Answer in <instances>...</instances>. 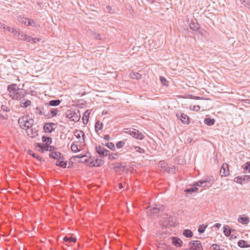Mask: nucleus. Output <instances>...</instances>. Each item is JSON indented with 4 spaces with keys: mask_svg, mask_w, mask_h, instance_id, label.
<instances>
[{
    "mask_svg": "<svg viewBox=\"0 0 250 250\" xmlns=\"http://www.w3.org/2000/svg\"><path fill=\"white\" fill-rule=\"evenodd\" d=\"M65 116L69 118L70 121L77 122L80 119V112L78 109H69L66 112Z\"/></svg>",
    "mask_w": 250,
    "mask_h": 250,
    "instance_id": "obj_1",
    "label": "nucleus"
},
{
    "mask_svg": "<svg viewBox=\"0 0 250 250\" xmlns=\"http://www.w3.org/2000/svg\"><path fill=\"white\" fill-rule=\"evenodd\" d=\"M129 134L132 137L139 140H143L145 136L142 134V133L139 131L138 130L135 129L134 128L130 129L128 131L126 132Z\"/></svg>",
    "mask_w": 250,
    "mask_h": 250,
    "instance_id": "obj_2",
    "label": "nucleus"
},
{
    "mask_svg": "<svg viewBox=\"0 0 250 250\" xmlns=\"http://www.w3.org/2000/svg\"><path fill=\"white\" fill-rule=\"evenodd\" d=\"M250 180V175L238 176L234 179V182L243 185L249 182Z\"/></svg>",
    "mask_w": 250,
    "mask_h": 250,
    "instance_id": "obj_3",
    "label": "nucleus"
},
{
    "mask_svg": "<svg viewBox=\"0 0 250 250\" xmlns=\"http://www.w3.org/2000/svg\"><path fill=\"white\" fill-rule=\"evenodd\" d=\"M189 246L193 248V250H203V248L201 241L199 240H192L189 242Z\"/></svg>",
    "mask_w": 250,
    "mask_h": 250,
    "instance_id": "obj_4",
    "label": "nucleus"
},
{
    "mask_svg": "<svg viewBox=\"0 0 250 250\" xmlns=\"http://www.w3.org/2000/svg\"><path fill=\"white\" fill-rule=\"evenodd\" d=\"M57 127V125L53 123H46L43 126V130L45 132L51 133Z\"/></svg>",
    "mask_w": 250,
    "mask_h": 250,
    "instance_id": "obj_5",
    "label": "nucleus"
},
{
    "mask_svg": "<svg viewBox=\"0 0 250 250\" xmlns=\"http://www.w3.org/2000/svg\"><path fill=\"white\" fill-rule=\"evenodd\" d=\"M14 34L20 40L26 41L29 42H31V37L29 36L26 34H25L22 31H17V33L15 32V33Z\"/></svg>",
    "mask_w": 250,
    "mask_h": 250,
    "instance_id": "obj_6",
    "label": "nucleus"
},
{
    "mask_svg": "<svg viewBox=\"0 0 250 250\" xmlns=\"http://www.w3.org/2000/svg\"><path fill=\"white\" fill-rule=\"evenodd\" d=\"M220 173L222 177H226L229 175V165L227 163L223 164L220 169Z\"/></svg>",
    "mask_w": 250,
    "mask_h": 250,
    "instance_id": "obj_7",
    "label": "nucleus"
},
{
    "mask_svg": "<svg viewBox=\"0 0 250 250\" xmlns=\"http://www.w3.org/2000/svg\"><path fill=\"white\" fill-rule=\"evenodd\" d=\"M176 117L178 119L181 121L184 124L188 125L189 122V118L188 115L184 113H176Z\"/></svg>",
    "mask_w": 250,
    "mask_h": 250,
    "instance_id": "obj_8",
    "label": "nucleus"
},
{
    "mask_svg": "<svg viewBox=\"0 0 250 250\" xmlns=\"http://www.w3.org/2000/svg\"><path fill=\"white\" fill-rule=\"evenodd\" d=\"M10 97L14 100H21L24 97V94L22 89L18 88L17 91L11 95Z\"/></svg>",
    "mask_w": 250,
    "mask_h": 250,
    "instance_id": "obj_9",
    "label": "nucleus"
},
{
    "mask_svg": "<svg viewBox=\"0 0 250 250\" xmlns=\"http://www.w3.org/2000/svg\"><path fill=\"white\" fill-rule=\"evenodd\" d=\"M95 149L97 153L103 157L106 156L108 154L107 152H109V150L105 149L101 146H96Z\"/></svg>",
    "mask_w": 250,
    "mask_h": 250,
    "instance_id": "obj_10",
    "label": "nucleus"
},
{
    "mask_svg": "<svg viewBox=\"0 0 250 250\" xmlns=\"http://www.w3.org/2000/svg\"><path fill=\"white\" fill-rule=\"evenodd\" d=\"M49 157L56 160L64 159L63 156L60 152L53 151L49 154Z\"/></svg>",
    "mask_w": 250,
    "mask_h": 250,
    "instance_id": "obj_11",
    "label": "nucleus"
},
{
    "mask_svg": "<svg viewBox=\"0 0 250 250\" xmlns=\"http://www.w3.org/2000/svg\"><path fill=\"white\" fill-rule=\"evenodd\" d=\"M19 88L17 87V85L16 83L8 85L7 86V91L9 92V96H11V95L13 94L17 91Z\"/></svg>",
    "mask_w": 250,
    "mask_h": 250,
    "instance_id": "obj_12",
    "label": "nucleus"
},
{
    "mask_svg": "<svg viewBox=\"0 0 250 250\" xmlns=\"http://www.w3.org/2000/svg\"><path fill=\"white\" fill-rule=\"evenodd\" d=\"M19 21L21 23L24 24L27 26H29V25L33 26L32 24V23H34V21L32 19H29L24 18H21L19 20Z\"/></svg>",
    "mask_w": 250,
    "mask_h": 250,
    "instance_id": "obj_13",
    "label": "nucleus"
},
{
    "mask_svg": "<svg viewBox=\"0 0 250 250\" xmlns=\"http://www.w3.org/2000/svg\"><path fill=\"white\" fill-rule=\"evenodd\" d=\"M0 28L3 29L4 31H8L12 33H17L16 29L14 27H11L10 26H6L3 23H0Z\"/></svg>",
    "mask_w": 250,
    "mask_h": 250,
    "instance_id": "obj_14",
    "label": "nucleus"
},
{
    "mask_svg": "<svg viewBox=\"0 0 250 250\" xmlns=\"http://www.w3.org/2000/svg\"><path fill=\"white\" fill-rule=\"evenodd\" d=\"M172 244L177 247H181L182 246L183 242L179 238L176 237H173L172 238Z\"/></svg>",
    "mask_w": 250,
    "mask_h": 250,
    "instance_id": "obj_15",
    "label": "nucleus"
},
{
    "mask_svg": "<svg viewBox=\"0 0 250 250\" xmlns=\"http://www.w3.org/2000/svg\"><path fill=\"white\" fill-rule=\"evenodd\" d=\"M27 118V116H23L18 120V124L20 126V127L22 129L25 128L26 124L25 123L26 122V119Z\"/></svg>",
    "mask_w": 250,
    "mask_h": 250,
    "instance_id": "obj_16",
    "label": "nucleus"
},
{
    "mask_svg": "<svg viewBox=\"0 0 250 250\" xmlns=\"http://www.w3.org/2000/svg\"><path fill=\"white\" fill-rule=\"evenodd\" d=\"M238 221L243 225H247L250 222V219L248 216H241L238 218Z\"/></svg>",
    "mask_w": 250,
    "mask_h": 250,
    "instance_id": "obj_17",
    "label": "nucleus"
},
{
    "mask_svg": "<svg viewBox=\"0 0 250 250\" xmlns=\"http://www.w3.org/2000/svg\"><path fill=\"white\" fill-rule=\"evenodd\" d=\"M48 146V144H44L41 143L36 144V147L39 148V151L43 153L46 151L47 147Z\"/></svg>",
    "mask_w": 250,
    "mask_h": 250,
    "instance_id": "obj_18",
    "label": "nucleus"
},
{
    "mask_svg": "<svg viewBox=\"0 0 250 250\" xmlns=\"http://www.w3.org/2000/svg\"><path fill=\"white\" fill-rule=\"evenodd\" d=\"M27 135L30 137L34 138L38 135V130L35 128H31L29 131H26Z\"/></svg>",
    "mask_w": 250,
    "mask_h": 250,
    "instance_id": "obj_19",
    "label": "nucleus"
},
{
    "mask_svg": "<svg viewBox=\"0 0 250 250\" xmlns=\"http://www.w3.org/2000/svg\"><path fill=\"white\" fill-rule=\"evenodd\" d=\"M90 114V111L89 110H86L83 114V116L82 118L83 122V124L86 125L88 122L89 116Z\"/></svg>",
    "mask_w": 250,
    "mask_h": 250,
    "instance_id": "obj_20",
    "label": "nucleus"
},
{
    "mask_svg": "<svg viewBox=\"0 0 250 250\" xmlns=\"http://www.w3.org/2000/svg\"><path fill=\"white\" fill-rule=\"evenodd\" d=\"M224 233L226 236H229L231 235L232 231L233 229L229 227L228 226H225L224 227Z\"/></svg>",
    "mask_w": 250,
    "mask_h": 250,
    "instance_id": "obj_21",
    "label": "nucleus"
},
{
    "mask_svg": "<svg viewBox=\"0 0 250 250\" xmlns=\"http://www.w3.org/2000/svg\"><path fill=\"white\" fill-rule=\"evenodd\" d=\"M238 246L242 248H247L250 247V245L248 244L245 240H241L238 242Z\"/></svg>",
    "mask_w": 250,
    "mask_h": 250,
    "instance_id": "obj_22",
    "label": "nucleus"
},
{
    "mask_svg": "<svg viewBox=\"0 0 250 250\" xmlns=\"http://www.w3.org/2000/svg\"><path fill=\"white\" fill-rule=\"evenodd\" d=\"M34 122V121L32 118L28 119V116H27V118L26 119V122L25 123L26 124L25 128L28 129L31 128L33 125Z\"/></svg>",
    "mask_w": 250,
    "mask_h": 250,
    "instance_id": "obj_23",
    "label": "nucleus"
},
{
    "mask_svg": "<svg viewBox=\"0 0 250 250\" xmlns=\"http://www.w3.org/2000/svg\"><path fill=\"white\" fill-rule=\"evenodd\" d=\"M215 122V120L214 119H211L210 118H206L204 120V123L208 125L211 126L214 125Z\"/></svg>",
    "mask_w": 250,
    "mask_h": 250,
    "instance_id": "obj_24",
    "label": "nucleus"
},
{
    "mask_svg": "<svg viewBox=\"0 0 250 250\" xmlns=\"http://www.w3.org/2000/svg\"><path fill=\"white\" fill-rule=\"evenodd\" d=\"M61 103V101L60 100H53L50 101L48 103L46 104L52 106L59 105Z\"/></svg>",
    "mask_w": 250,
    "mask_h": 250,
    "instance_id": "obj_25",
    "label": "nucleus"
},
{
    "mask_svg": "<svg viewBox=\"0 0 250 250\" xmlns=\"http://www.w3.org/2000/svg\"><path fill=\"white\" fill-rule=\"evenodd\" d=\"M204 180L208 185V187L210 186L214 182V178L212 176L207 177Z\"/></svg>",
    "mask_w": 250,
    "mask_h": 250,
    "instance_id": "obj_26",
    "label": "nucleus"
},
{
    "mask_svg": "<svg viewBox=\"0 0 250 250\" xmlns=\"http://www.w3.org/2000/svg\"><path fill=\"white\" fill-rule=\"evenodd\" d=\"M189 27L191 29L196 31L200 28V25L197 22L192 21L189 24Z\"/></svg>",
    "mask_w": 250,
    "mask_h": 250,
    "instance_id": "obj_27",
    "label": "nucleus"
},
{
    "mask_svg": "<svg viewBox=\"0 0 250 250\" xmlns=\"http://www.w3.org/2000/svg\"><path fill=\"white\" fill-rule=\"evenodd\" d=\"M103 124L100 121H98L96 122L95 125V130L96 132H98L99 130H101L103 129Z\"/></svg>",
    "mask_w": 250,
    "mask_h": 250,
    "instance_id": "obj_28",
    "label": "nucleus"
},
{
    "mask_svg": "<svg viewBox=\"0 0 250 250\" xmlns=\"http://www.w3.org/2000/svg\"><path fill=\"white\" fill-rule=\"evenodd\" d=\"M56 165L57 166H59L61 167L65 168L67 166V162L66 161H64V159H59L56 162Z\"/></svg>",
    "mask_w": 250,
    "mask_h": 250,
    "instance_id": "obj_29",
    "label": "nucleus"
},
{
    "mask_svg": "<svg viewBox=\"0 0 250 250\" xmlns=\"http://www.w3.org/2000/svg\"><path fill=\"white\" fill-rule=\"evenodd\" d=\"M183 235L187 238H191L193 236V232L191 230L186 229L183 231Z\"/></svg>",
    "mask_w": 250,
    "mask_h": 250,
    "instance_id": "obj_30",
    "label": "nucleus"
},
{
    "mask_svg": "<svg viewBox=\"0 0 250 250\" xmlns=\"http://www.w3.org/2000/svg\"><path fill=\"white\" fill-rule=\"evenodd\" d=\"M130 77L133 79L139 80L141 78L142 75L139 73L131 72L130 73Z\"/></svg>",
    "mask_w": 250,
    "mask_h": 250,
    "instance_id": "obj_31",
    "label": "nucleus"
},
{
    "mask_svg": "<svg viewBox=\"0 0 250 250\" xmlns=\"http://www.w3.org/2000/svg\"><path fill=\"white\" fill-rule=\"evenodd\" d=\"M42 140L43 143H45V144L50 145L52 142V140L51 137L45 136H43L42 138Z\"/></svg>",
    "mask_w": 250,
    "mask_h": 250,
    "instance_id": "obj_32",
    "label": "nucleus"
},
{
    "mask_svg": "<svg viewBox=\"0 0 250 250\" xmlns=\"http://www.w3.org/2000/svg\"><path fill=\"white\" fill-rule=\"evenodd\" d=\"M28 153L32 156L35 158H36L40 161H42V158L39 155L37 154L36 153H34L32 150H28Z\"/></svg>",
    "mask_w": 250,
    "mask_h": 250,
    "instance_id": "obj_33",
    "label": "nucleus"
},
{
    "mask_svg": "<svg viewBox=\"0 0 250 250\" xmlns=\"http://www.w3.org/2000/svg\"><path fill=\"white\" fill-rule=\"evenodd\" d=\"M63 240L65 242H76V239L72 237L65 236L63 237Z\"/></svg>",
    "mask_w": 250,
    "mask_h": 250,
    "instance_id": "obj_34",
    "label": "nucleus"
},
{
    "mask_svg": "<svg viewBox=\"0 0 250 250\" xmlns=\"http://www.w3.org/2000/svg\"><path fill=\"white\" fill-rule=\"evenodd\" d=\"M75 135L78 138H80L81 137V135H82L83 139L84 140V137H85V134L83 131L81 130H76L74 133Z\"/></svg>",
    "mask_w": 250,
    "mask_h": 250,
    "instance_id": "obj_35",
    "label": "nucleus"
},
{
    "mask_svg": "<svg viewBox=\"0 0 250 250\" xmlns=\"http://www.w3.org/2000/svg\"><path fill=\"white\" fill-rule=\"evenodd\" d=\"M198 189V188L197 187H194L186 188L185 189L184 191L185 192L191 193L192 192H194L197 191Z\"/></svg>",
    "mask_w": 250,
    "mask_h": 250,
    "instance_id": "obj_36",
    "label": "nucleus"
},
{
    "mask_svg": "<svg viewBox=\"0 0 250 250\" xmlns=\"http://www.w3.org/2000/svg\"><path fill=\"white\" fill-rule=\"evenodd\" d=\"M243 170L244 173H247L248 171L250 172V162H247L245 163Z\"/></svg>",
    "mask_w": 250,
    "mask_h": 250,
    "instance_id": "obj_37",
    "label": "nucleus"
},
{
    "mask_svg": "<svg viewBox=\"0 0 250 250\" xmlns=\"http://www.w3.org/2000/svg\"><path fill=\"white\" fill-rule=\"evenodd\" d=\"M71 149L74 152H77L79 151V149L78 147L77 144H76L75 142H73L71 146Z\"/></svg>",
    "mask_w": 250,
    "mask_h": 250,
    "instance_id": "obj_38",
    "label": "nucleus"
},
{
    "mask_svg": "<svg viewBox=\"0 0 250 250\" xmlns=\"http://www.w3.org/2000/svg\"><path fill=\"white\" fill-rule=\"evenodd\" d=\"M196 185L197 186H200L203 187H208V185L206 184V183L204 180L198 181L196 183Z\"/></svg>",
    "mask_w": 250,
    "mask_h": 250,
    "instance_id": "obj_39",
    "label": "nucleus"
},
{
    "mask_svg": "<svg viewBox=\"0 0 250 250\" xmlns=\"http://www.w3.org/2000/svg\"><path fill=\"white\" fill-rule=\"evenodd\" d=\"M131 149H134L136 151L140 153H144L145 150L144 149L140 147L139 146H133L131 147Z\"/></svg>",
    "mask_w": 250,
    "mask_h": 250,
    "instance_id": "obj_40",
    "label": "nucleus"
},
{
    "mask_svg": "<svg viewBox=\"0 0 250 250\" xmlns=\"http://www.w3.org/2000/svg\"><path fill=\"white\" fill-rule=\"evenodd\" d=\"M31 101L30 100H26L25 102H22L21 104V107L26 108L31 104Z\"/></svg>",
    "mask_w": 250,
    "mask_h": 250,
    "instance_id": "obj_41",
    "label": "nucleus"
},
{
    "mask_svg": "<svg viewBox=\"0 0 250 250\" xmlns=\"http://www.w3.org/2000/svg\"><path fill=\"white\" fill-rule=\"evenodd\" d=\"M207 227V226H205L204 225H200L198 231L200 233H203L205 232V230Z\"/></svg>",
    "mask_w": 250,
    "mask_h": 250,
    "instance_id": "obj_42",
    "label": "nucleus"
},
{
    "mask_svg": "<svg viewBox=\"0 0 250 250\" xmlns=\"http://www.w3.org/2000/svg\"><path fill=\"white\" fill-rule=\"evenodd\" d=\"M105 146L112 150H114L115 149V145L112 142L107 143L105 144Z\"/></svg>",
    "mask_w": 250,
    "mask_h": 250,
    "instance_id": "obj_43",
    "label": "nucleus"
},
{
    "mask_svg": "<svg viewBox=\"0 0 250 250\" xmlns=\"http://www.w3.org/2000/svg\"><path fill=\"white\" fill-rule=\"evenodd\" d=\"M211 249L213 250H224V249L221 248L220 246L216 244H212L211 246Z\"/></svg>",
    "mask_w": 250,
    "mask_h": 250,
    "instance_id": "obj_44",
    "label": "nucleus"
},
{
    "mask_svg": "<svg viewBox=\"0 0 250 250\" xmlns=\"http://www.w3.org/2000/svg\"><path fill=\"white\" fill-rule=\"evenodd\" d=\"M95 166L100 167L103 165L104 162L102 159L97 158L95 161Z\"/></svg>",
    "mask_w": 250,
    "mask_h": 250,
    "instance_id": "obj_45",
    "label": "nucleus"
},
{
    "mask_svg": "<svg viewBox=\"0 0 250 250\" xmlns=\"http://www.w3.org/2000/svg\"><path fill=\"white\" fill-rule=\"evenodd\" d=\"M241 3L248 8L250 6V0H239Z\"/></svg>",
    "mask_w": 250,
    "mask_h": 250,
    "instance_id": "obj_46",
    "label": "nucleus"
},
{
    "mask_svg": "<svg viewBox=\"0 0 250 250\" xmlns=\"http://www.w3.org/2000/svg\"><path fill=\"white\" fill-rule=\"evenodd\" d=\"M57 148L56 147L52 146H50L49 145H48V146L47 147V148L46 149V151H50L51 152H52L54 151L57 150Z\"/></svg>",
    "mask_w": 250,
    "mask_h": 250,
    "instance_id": "obj_47",
    "label": "nucleus"
},
{
    "mask_svg": "<svg viewBox=\"0 0 250 250\" xmlns=\"http://www.w3.org/2000/svg\"><path fill=\"white\" fill-rule=\"evenodd\" d=\"M125 142L124 141H121L118 142L116 144V147L118 148H121L125 146Z\"/></svg>",
    "mask_w": 250,
    "mask_h": 250,
    "instance_id": "obj_48",
    "label": "nucleus"
},
{
    "mask_svg": "<svg viewBox=\"0 0 250 250\" xmlns=\"http://www.w3.org/2000/svg\"><path fill=\"white\" fill-rule=\"evenodd\" d=\"M58 110L57 108H52L50 110V113L52 117L55 116L57 115Z\"/></svg>",
    "mask_w": 250,
    "mask_h": 250,
    "instance_id": "obj_49",
    "label": "nucleus"
},
{
    "mask_svg": "<svg viewBox=\"0 0 250 250\" xmlns=\"http://www.w3.org/2000/svg\"><path fill=\"white\" fill-rule=\"evenodd\" d=\"M161 207L158 208L157 206L155 207H153L151 209V211L152 213L155 214L159 212V211L160 210Z\"/></svg>",
    "mask_w": 250,
    "mask_h": 250,
    "instance_id": "obj_50",
    "label": "nucleus"
},
{
    "mask_svg": "<svg viewBox=\"0 0 250 250\" xmlns=\"http://www.w3.org/2000/svg\"><path fill=\"white\" fill-rule=\"evenodd\" d=\"M160 80L161 82L164 85L167 86L168 85L167 81L164 77H162V76L160 77Z\"/></svg>",
    "mask_w": 250,
    "mask_h": 250,
    "instance_id": "obj_51",
    "label": "nucleus"
},
{
    "mask_svg": "<svg viewBox=\"0 0 250 250\" xmlns=\"http://www.w3.org/2000/svg\"><path fill=\"white\" fill-rule=\"evenodd\" d=\"M175 169V167H167L165 170L168 173H174Z\"/></svg>",
    "mask_w": 250,
    "mask_h": 250,
    "instance_id": "obj_52",
    "label": "nucleus"
},
{
    "mask_svg": "<svg viewBox=\"0 0 250 250\" xmlns=\"http://www.w3.org/2000/svg\"><path fill=\"white\" fill-rule=\"evenodd\" d=\"M1 109L3 111L5 112H9L10 110V108L6 105H2L1 106Z\"/></svg>",
    "mask_w": 250,
    "mask_h": 250,
    "instance_id": "obj_53",
    "label": "nucleus"
},
{
    "mask_svg": "<svg viewBox=\"0 0 250 250\" xmlns=\"http://www.w3.org/2000/svg\"><path fill=\"white\" fill-rule=\"evenodd\" d=\"M158 166L162 168H166V164L164 161H160L158 164Z\"/></svg>",
    "mask_w": 250,
    "mask_h": 250,
    "instance_id": "obj_54",
    "label": "nucleus"
},
{
    "mask_svg": "<svg viewBox=\"0 0 250 250\" xmlns=\"http://www.w3.org/2000/svg\"><path fill=\"white\" fill-rule=\"evenodd\" d=\"M118 155L117 154H109V159L110 160H114L117 159Z\"/></svg>",
    "mask_w": 250,
    "mask_h": 250,
    "instance_id": "obj_55",
    "label": "nucleus"
},
{
    "mask_svg": "<svg viewBox=\"0 0 250 250\" xmlns=\"http://www.w3.org/2000/svg\"><path fill=\"white\" fill-rule=\"evenodd\" d=\"M94 37L97 40H101V36L100 34L97 33L96 32L94 33Z\"/></svg>",
    "mask_w": 250,
    "mask_h": 250,
    "instance_id": "obj_56",
    "label": "nucleus"
},
{
    "mask_svg": "<svg viewBox=\"0 0 250 250\" xmlns=\"http://www.w3.org/2000/svg\"><path fill=\"white\" fill-rule=\"evenodd\" d=\"M106 11L110 13V14H112L114 13V11L112 8V7L110 6H107L106 7Z\"/></svg>",
    "mask_w": 250,
    "mask_h": 250,
    "instance_id": "obj_57",
    "label": "nucleus"
},
{
    "mask_svg": "<svg viewBox=\"0 0 250 250\" xmlns=\"http://www.w3.org/2000/svg\"><path fill=\"white\" fill-rule=\"evenodd\" d=\"M121 167V164L119 163H117L115 164L114 168L115 169H120Z\"/></svg>",
    "mask_w": 250,
    "mask_h": 250,
    "instance_id": "obj_58",
    "label": "nucleus"
},
{
    "mask_svg": "<svg viewBox=\"0 0 250 250\" xmlns=\"http://www.w3.org/2000/svg\"><path fill=\"white\" fill-rule=\"evenodd\" d=\"M88 166L90 167H93L95 166V163L94 161H92L88 163Z\"/></svg>",
    "mask_w": 250,
    "mask_h": 250,
    "instance_id": "obj_59",
    "label": "nucleus"
},
{
    "mask_svg": "<svg viewBox=\"0 0 250 250\" xmlns=\"http://www.w3.org/2000/svg\"><path fill=\"white\" fill-rule=\"evenodd\" d=\"M200 109V107L199 105L194 106L193 110L196 111H198Z\"/></svg>",
    "mask_w": 250,
    "mask_h": 250,
    "instance_id": "obj_60",
    "label": "nucleus"
},
{
    "mask_svg": "<svg viewBox=\"0 0 250 250\" xmlns=\"http://www.w3.org/2000/svg\"><path fill=\"white\" fill-rule=\"evenodd\" d=\"M104 138L105 140H109L110 139V136L108 134H106V135H104Z\"/></svg>",
    "mask_w": 250,
    "mask_h": 250,
    "instance_id": "obj_61",
    "label": "nucleus"
},
{
    "mask_svg": "<svg viewBox=\"0 0 250 250\" xmlns=\"http://www.w3.org/2000/svg\"><path fill=\"white\" fill-rule=\"evenodd\" d=\"M221 226V224H219V223H216L214 225V227H215L218 229H219Z\"/></svg>",
    "mask_w": 250,
    "mask_h": 250,
    "instance_id": "obj_62",
    "label": "nucleus"
},
{
    "mask_svg": "<svg viewBox=\"0 0 250 250\" xmlns=\"http://www.w3.org/2000/svg\"><path fill=\"white\" fill-rule=\"evenodd\" d=\"M45 117L47 119H49V118H50L52 117L51 116V115L49 113L47 114H44Z\"/></svg>",
    "mask_w": 250,
    "mask_h": 250,
    "instance_id": "obj_63",
    "label": "nucleus"
},
{
    "mask_svg": "<svg viewBox=\"0 0 250 250\" xmlns=\"http://www.w3.org/2000/svg\"><path fill=\"white\" fill-rule=\"evenodd\" d=\"M230 236V239H235L237 237V236L233 234H231V235Z\"/></svg>",
    "mask_w": 250,
    "mask_h": 250,
    "instance_id": "obj_64",
    "label": "nucleus"
}]
</instances>
